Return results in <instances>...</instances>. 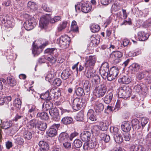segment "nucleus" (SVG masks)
<instances>
[{"label":"nucleus","mask_w":151,"mask_h":151,"mask_svg":"<svg viewBox=\"0 0 151 151\" xmlns=\"http://www.w3.org/2000/svg\"><path fill=\"white\" fill-rule=\"evenodd\" d=\"M44 52L45 53L49 54L45 58L44 56L39 58L38 62L39 63L41 64L45 63L46 59L49 61L53 64L55 63L57 60L56 58L58 55L57 50L55 48H47L45 50Z\"/></svg>","instance_id":"obj_1"},{"label":"nucleus","mask_w":151,"mask_h":151,"mask_svg":"<svg viewBox=\"0 0 151 151\" xmlns=\"http://www.w3.org/2000/svg\"><path fill=\"white\" fill-rule=\"evenodd\" d=\"M47 40H43V43L39 45L40 41L39 40H36L33 42L32 45V52L34 56H37L41 52L43 49L48 44Z\"/></svg>","instance_id":"obj_2"},{"label":"nucleus","mask_w":151,"mask_h":151,"mask_svg":"<svg viewBox=\"0 0 151 151\" xmlns=\"http://www.w3.org/2000/svg\"><path fill=\"white\" fill-rule=\"evenodd\" d=\"M119 96L124 99L130 97L132 92L131 89L129 87L124 86H121L117 90Z\"/></svg>","instance_id":"obj_3"},{"label":"nucleus","mask_w":151,"mask_h":151,"mask_svg":"<svg viewBox=\"0 0 151 151\" xmlns=\"http://www.w3.org/2000/svg\"><path fill=\"white\" fill-rule=\"evenodd\" d=\"M93 89H94V93L96 97L99 98L103 97L107 91L106 86L103 84H101Z\"/></svg>","instance_id":"obj_4"},{"label":"nucleus","mask_w":151,"mask_h":151,"mask_svg":"<svg viewBox=\"0 0 151 151\" xmlns=\"http://www.w3.org/2000/svg\"><path fill=\"white\" fill-rule=\"evenodd\" d=\"M70 40V38L68 35H64L57 39L56 42L62 48L65 49L68 47Z\"/></svg>","instance_id":"obj_5"},{"label":"nucleus","mask_w":151,"mask_h":151,"mask_svg":"<svg viewBox=\"0 0 151 151\" xmlns=\"http://www.w3.org/2000/svg\"><path fill=\"white\" fill-rule=\"evenodd\" d=\"M84 100L83 99L76 98L69 102L70 104L71 105L72 108L75 110L77 111L79 110L82 106V105L84 104L83 101Z\"/></svg>","instance_id":"obj_6"},{"label":"nucleus","mask_w":151,"mask_h":151,"mask_svg":"<svg viewBox=\"0 0 151 151\" xmlns=\"http://www.w3.org/2000/svg\"><path fill=\"white\" fill-rule=\"evenodd\" d=\"M119 73V70L118 68L116 66L113 67L110 69L106 78L109 81H111L115 79Z\"/></svg>","instance_id":"obj_7"},{"label":"nucleus","mask_w":151,"mask_h":151,"mask_svg":"<svg viewBox=\"0 0 151 151\" xmlns=\"http://www.w3.org/2000/svg\"><path fill=\"white\" fill-rule=\"evenodd\" d=\"M51 18V14H46L42 16L40 19L39 26L41 29L45 28L47 26Z\"/></svg>","instance_id":"obj_8"},{"label":"nucleus","mask_w":151,"mask_h":151,"mask_svg":"<svg viewBox=\"0 0 151 151\" xmlns=\"http://www.w3.org/2000/svg\"><path fill=\"white\" fill-rule=\"evenodd\" d=\"M37 24V22L34 17H32L24 23V28L27 30H30L33 29Z\"/></svg>","instance_id":"obj_9"},{"label":"nucleus","mask_w":151,"mask_h":151,"mask_svg":"<svg viewBox=\"0 0 151 151\" xmlns=\"http://www.w3.org/2000/svg\"><path fill=\"white\" fill-rule=\"evenodd\" d=\"M109 66L108 63L104 62L102 63L100 68V72L104 79L106 78L109 72Z\"/></svg>","instance_id":"obj_10"},{"label":"nucleus","mask_w":151,"mask_h":151,"mask_svg":"<svg viewBox=\"0 0 151 151\" xmlns=\"http://www.w3.org/2000/svg\"><path fill=\"white\" fill-rule=\"evenodd\" d=\"M60 126V124H53L48 131V136L51 137L55 136L57 134V129Z\"/></svg>","instance_id":"obj_11"},{"label":"nucleus","mask_w":151,"mask_h":151,"mask_svg":"<svg viewBox=\"0 0 151 151\" xmlns=\"http://www.w3.org/2000/svg\"><path fill=\"white\" fill-rule=\"evenodd\" d=\"M80 5L81 10L83 12L86 13L90 11L91 7L88 1H86V2H82Z\"/></svg>","instance_id":"obj_12"},{"label":"nucleus","mask_w":151,"mask_h":151,"mask_svg":"<svg viewBox=\"0 0 151 151\" xmlns=\"http://www.w3.org/2000/svg\"><path fill=\"white\" fill-rule=\"evenodd\" d=\"M49 112L54 120L58 121L60 119V117L59 116L58 111L57 108H54L50 110Z\"/></svg>","instance_id":"obj_13"},{"label":"nucleus","mask_w":151,"mask_h":151,"mask_svg":"<svg viewBox=\"0 0 151 151\" xmlns=\"http://www.w3.org/2000/svg\"><path fill=\"white\" fill-rule=\"evenodd\" d=\"M96 60V59L95 56H89L88 60L84 63L85 67L90 68V67L94 66Z\"/></svg>","instance_id":"obj_14"},{"label":"nucleus","mask_w":151,"mask_h":151,"mask_svg":"<svg viewBox=\"0 0 151 151\" xmlns=\"http://www.w3.org/2000/svg\"><path fill=\"white\" fill-rule=\"evenodd\" d=\"M137 35L139 41H145L148 39L150 34L149 33L142 31L138 32Z\"/></svg>","instance_id":"obj_15"},{"label":"nucleus","mask_w":151,"mask_h":151,"mask_svg":"<svg viewBox=\"0 0 151 151\" xmlns=\"http://www.w3.org/2000/svg\"><path fill=\"white\" fill-rule=\"evenodd\" d=\"M123 56V53L119 51H113L111 54V57L114 58L115 62L118 63L120 61L119 58H121Z\"/></svg>","instance_id":"obj_16"},{"label":"nucleus","mask_w":151,"mask_h":151,"mask_svg":"<svg viewBox=\"0 0 151 151\" xmlns=\"http://www.w3.org/2000/svg\"><path fill=\"white\" fill-rule=\"evenodd\" d=\"M72 72L69 69H66L63 70L61 74V77L64 80H65L72 76Z\"/></svg>","instance_id":"obj_17"},{"label":"nucleus","mask_w":151,"mask_h":151,"mask_svg":"<svg viewBox=\"0 0 151 151\" xmlns=\"http://www.w3.org/2000/svg\"><path fill=\"white\" fill-rule=\"evenodd\" d=\"M131 81V78L127 75L122 76L118 79L119 82L125 84L129 83Z\"/></svg>","instance_id":"obj_18"},{"label":"nucleus","mask_w":151,"mask_h":151,"mask_svg":"<svg viewBox=\"0 0 151 151\" xmlns=\"http://www.w3.org/2000/svg\"><path fill=\"white\" fill-rule=\"evenodd\" d=\"M91 135L90 132L88 131H85L82 132L80 135V137L82 141L87 142L90 139Z\"/></svg>","instance_id":"obj_19"},{"label":"nucleus","mask_w":151,"mask_h":151,"mask_svg":"<svg viewBox=\"0 0 151 151\" xmlns=\"http://www.w3.org/2000/svg\"><path fill=\"white\" fill-rule=\"evenodd\" d=\"M29 110L28 115L30 118L31 119L36 114V108L35 106L32 105H28Z\"/></svg>","instance_id":"obj_20"},{"label":"nucleus","mask_w":151,"mask_h":151,"mask_svg":"<svg viewBox=\"0 0 151 151\" xmlns=\"http://www.w3.org/2000/svg\"><path fill=\"white\" fill-rule=\"evenodd\" d=\"M52 90H49L45 93L41 94L40 97L42 99L45 100V101L51 100L52 99V95H51Z\"/></svg>","instance_id":"obj_21"},{"label":"nucleus","mask_w":151,"mask_h":151,"mask_svg":"<svg viewBox=\"0 0 151 151\" xmlns=\"http://www.w3.org/2000/svg\"><path fill=\"white\" fill-rule=\"evenodd\" d=\"M90 40L91 42L89 44V46L92 48L96 46L100 41L99 38L98 37L96 36H91L90 38Z\"/></svg>","instance_id":"obj_22"},{"label":"nucleus","mask_w":151,"mask_h":151,"mask_svg":"<svg viewBox=\"0 0 151 151\" xmlns=\"http://www.w3.org/2000/svg\"><path fill=\"white\" fill-rule=\"evenodd\" d=\"M91 78H92L91 80L92 82V86L93 88L98 86V84L100 83V78L98 75L95 74Z\"/></svg>","instance_id":"obj_23"},{"label":"nucleus","mask_w":151,"mask_h":151,"mask_svg":"<svg viewBox=\"0 0 151 151\" xmlns=\"http://www.w3.org/2000/svg\"><path fill=\"white\" fill-rule=\"evenodd\" d=\"M132 125L128 122H123L121 125L122 129L125 132H129L131 130Z\"/></svg>","instance_id":"obj_24"},{"label":"nucleus","mask_w":151,"mask_h":151,"mask_svg":"<svg viewBox=\"0 0 151 151\" xmlns=\"http://www.w3.org/2000/svg\"><path fill=\"white\" fill-rule=\"evenodd\" d=\"M69 135L65 132H61L58 137V140L60 143H63L69 139Z\"/></svg>","instance_id":"obj_25"},{"label":"nucleus","mask_w":151,"mask_h":151,"mask_svg":"<svg viewBox=\"0 0 151 151\" xmlns=\"http://www.w3.org/2000/svg\"><path fill=\"white\" fill-rule=\"evenodd\" d=\"M87 116L88 119L93 121H96L97 119L94 111L91 109H89L88 111Z\"/></svg>","instance_id":"obj_26"},{"label":"nucleus","mask_w":151,"mask_h":151,"mask_svg":"<svg viewBox=\"0 0 151 151\" xmlns=\"http://www.w3.org/2000/svg\"><path fill=\"white\" fill-rule=\"evenodd\" d=\"M96 145V142L95 141L91 140L89 141V143L86 142L84 143L83 146V149L84 150H86L89 147L90 148H94L95 147Z\"/></svg>","instance_id":"obj_27"},{"label":"nucleus","mask_w":151,"mask_h":151,"mask_svg":"<svg viewBox=\"0 0 151 151\" xmlns=\"http://www.w3.org/2000/svg\"><path fill=\"white\" fill-rule=\"evenodd\" d=\"M36 127L40 130L44 131L47 127V124L46 123L39 121L36 124Z\"/></svg>","instance_id":"obj_28"},{"label":"nucleus","mask_w":151,"mask_h":151,"mask_svg":"<svg viewBox=\"0 0 151 151\" xmlns=\"http://www.w3.org/2000/svg\"><path fill=\"white\" fill-rule=\"evenodd\" d=\"M6 85L8 84L9 86L13 87L17 84V81L13 77L9 76L7 78Z\"/></svg>","instance_id":"obj_29"},{"label":"nucleus","mask_w":151,"mask_h":151,"mask_svg":"<svg viewBox=\"0 0 151 151\" xmlns=\"http://www.w3.org/2000/svg\"><path fill=\"white\" fill-rule=\"evenodd\" d=\"M43 108L45 107L46 110H51L53 109V104L50 101V100L45 101L43 104Z\"/></svg>","instance_id":"obj_30"},{"label":"nucleus","mask_w":151,"mask_h":151,"mask_svg":"<svg viewBox=\"0 0 151 151\" xmlns=\"http://www.w3.org/2000/svg\"><path fill=\"white\" fill-rule=\"evenodd\" d=\"M113 95V93L111 92L107 93L106 95L104 97V99L105 103L107 104H109L112 99Z\"/></svg>","instance_id":"obj_31"},{"label":"nucleus","mask_w":151,"mask_h":151,"mask_svg":"<svg viewBox=\"0 0 151 151\" xmlns=\"http://www.w3.org/2000/svg\"><path fill=\"white\" fill-rule=\"evenodd\" d=\"M73 121V118L70 116H65L62 118L61 122L65 125H68L71 124Z\"/></svg>","instance_id":"obj_32"},{"label":"nucleus","mask_w":151,"mask_h":151,"mask_svg":"<svg viewBox=\"0 0 151 151\" xmlns=\"http://www.w3.org/2000/svg\"><path fill=\"white\" fill-rule=\"evenodd\" d=\"M37 116L38 118L43 120H47L49 118L47 113L45 112H39L37 114Z\"/></svg>","instance_id":"obj_33"},{"label":"nucleus","mask_w":151,"mask_h":151,"mask_svg":"<svg viewBox=\"0 0 151 151\" xmlns=\"http://www.w3.org/2000/svg\"><path fill=\"white\" fill-rule=\"evenodd\" d=\"M114 138L115 142L119 144H121L123 142V139L121 134H114Z\"/></svg>","instance_id":"obj_34"},{"label":"nucleus","mask_w":151,"mask_h":151,"mask_svg":"<svg viewBox=\"0 0 151 151\" xmlns=\"http://www.w3.org/2000/svg\"><path fill=\"white\" fill-rule=\"evenodd\" d=\"M38 145L39 146V148L40 149H45L46 150L49 149L48 144L47 143L43 141H40L38 143Z\"/></svg>","instance_id":"obj_35"},{"label":"nucleus","mask_w":151,"mask_h":151,"mask_svg":"<svg viewBox=\"0 0 151 151\" xmlns=\"http://www.w3.org/2000/svg\"><path fill=\"white\" fill-rule=\"evenodd\" d=\"M75 92L76 95L78 96H81L85 95L83 89L81 87H78L75 89Z\"/></svg>","instance_id":"obj_36"},{"label":"nucleus","mask_w":151,"mask_h":151,"mask_svg":"<svg viewBox=\"0 0 151 151\" xmlns=\"http://www.w3.org/2000/svg\"><path fill=\"white\" fill-rule=\"evenodd\" d=\"M90 68L85 67L84 73L85 76L88 78H91L94 75L93 73L91 72Z\"/></svg>","instance_id":"obj_37"},{"label":"nucleus","mask_w":151,"mask_h":151,"mask_svg":"<svg viewBox=\"0 0 151 151\" xmlns=\"http://www.w3.org/2000/svg\"><path fill=\"white\" fill-rule=\"evenodd\" d=\"M12 121H9L3 123L1 127L4 129H7L11 127L12 125Z\"/></svg>","instance_id":"obj_38"},{"label":"nucleus","mask_w":151,"mask_h":151,"mask_svg":"<svg viewBox=\"0 0 151 151\" xmlns=\"http://www.w3.org/2000/svg\"><path fill=\"white\" fill-rule=\"evenodd\" d=\"M147 73V71H143L137 73L136 75L137 79L140 80L143 79Z\"/></svg>","instance_id":"obj_39"},{"label":"nucleus","mask_w":151,"mask_h":151,"mask_svg":"<svg viewBox=\"0 0 151 151\" xmlns=\"http://www.w3.org/2000/svg\"><path fill=\"white\" fill-rule=\"evenodd\" d=\"M132 125L133 127H135V128L139 129L140 128L141 126L138 119H133L132 121Z\"/></svg>","instance_id":"obj_40"},{"label":"nucleus","mask_w":151,"mask_h":151,"mask_svg":"<svg viewBox=\"0 0 151 151\" xmlns=\"http://www.w3.org/2000/svg\"><path fill=\"white\" fill-rule=\"evenodd\" d=\"M100 28L99 25L95 24H92L90 26V29L92 32H98Z\"/></svg>","instance_id":"obj_41"},{"label":"nucleus","mask_w":151,"mask_h":151,"mask_svg":"<svg viewBox=\"0 0 151 151\" xmlns=\"http://www.w3.org/2000/svg\"><path fill=\"white\" fill-rule=\"evenodd\" d=\"M67 24V22L66 21L60 23L57 27L58 31L60 32L63 31L66 27Z\"/></svg>","instance_id":"obj_42"},{"label":"nucleus","mask_w":151,"mask_h":151,"mask_svg":"<svg viewBox=\"0 0 151 151\" xmlns=\"http://www.w3.org/2000/svg\"><path fill=\"white\" fill-rule=\"evenodd\" d=\"M84 114L82 111H79L75 116V119L78 121H82L83 120Z\"/></svg>","instance_id":"obj_43"},{"label":"nucleus","mask_w":151,"mask_h":151,"mask_svg":"<svg viewBox=\"0 0 151 151\" xmlns=\"http://www.w3.org/2000/svg\"><path fill=\"white\" fill-rule=\"evenodd\" d=\"M91 131L93 134H98L100 132V129L98 125H94L92 127Z\"/></svg>","instance_id":"obj_44"},{"label":"nucleus","mask_w":151,"mask_h":151,"mask_svg":"<svg viewBox=\"0 0 151 151\" xmlns=\"http://www.w3.org/2000/svg\"><path fill=\"white\" fill-rule=\"evenodd\" d=\"M91 86V83L89 81L86 80L84 81L83 83V87L87 92H88L90 91Z\"/></svg>","instance_id":"obj_45"},{"label":"nucleus","mask_w":151,"mask_h":151,"mask_svg":"<svg viewBox=\"0 0 151 151\" xmlns=\"http://www.w3.org/2000/svg\"><path fill=\"white\" fill-rule=\"evenodd\" d=\"M27 6L30 9L35 10L37 9V5L34 2L29 1L28 2Z\"/></svg>","instance_id":"obj_46"},{"label":"nucleus","mask_w":151,"mask_h":151,"mask_svg":"<svg viewBox=\"0 0 151 151\" xmlns=\"http://www.w3.org/2000/svg\"><path fill=\"white\" fill-rule=\"evenodd\" d=\"M100 130L106 131L108 128V125L106 124V122H100L99 126Z\"/></svg>","instance_id":"obj_47"},{"label":"nucleus","mask_w":151,"mask_h":151,"mask_svg":"<svg viewBox=\"0 0 151 151\" xmlns=\"http://www.w3.org/2000/svg\"><path fill=\"white\" fill-rule=\"evenodd\" d=\"M62 83V81L61 79L58 78H56L53 80L50 83L51 84H52L55 86H60Z\"/></svg>","instance_id":"obj_48"},{"label":"nucleus","mask_w":151,"mask_h":151,"mask_svg":"<svg viewBox=\"0 0 151 151\" xmlns=\"http://www.w3.org/2000/svg\"><path fill=\"white\" fill-rule=\"evenodd\" d=\"M23 135L24 138L25 139L29 140L32 138V133L30 132L25 131L24 132Z\"/></svg>","instance_id":"obj_49"},{"label":"nucleus","mask_w":151,"mask_h":151,"mask_svg":"<svg viewBox=\"0 0 151 151\" xmlns=\"http://www.w3.org/2000/svg\"><path fill=\"white\" fill-rule=\"evenodd\" d=\"M104 108V106L101 103H100L98 105L96 104L95 111L96 112H101L103 111Z\"/></svg>","instance_id":"obj_50"},{"label":"nucleus","mask_w":151,"mask_h":151,"mask_svg":"<svg viewBox=\"0 0 151 151\" xmlns=\"http://www.w3.org/2000/svg\"><path fill=\"white\" fill-rule=\"evenodd\" d=\"M101 137L102 140H104L106 142H108L110 139L109 135L104 133L101 134Z\"/></svg>","instance_id":"obj_51"},{"label":"nucleus","mask_w":151,"mask_h":151,"mask_svg":"<svg viewBox=\"0 0 151 151\" xmlns=\"http://www.w3.org/2000/svg\"><path fill=\"white\" fill-rule=\"evenodd\" d=\"M14 25L13 22L10 20L6 19V22H4L3 26L7 28H12L13 27Z\"/></svg>","instance_id":"obj_52"},{"label":"nucleus","mask_w":151,"mask_h":151,"mask_svg":"<svg viewBox=\"0 0 151 151\" xmlns=\"http://www.w3.org/2000/svg\"><path fill=\"white\" fill-rule=\"evenodd\" d=\"M24 141L23 139L20 137H18L14 139V143L19 145H22Z\"/></svg>","instance_id":"obj_53"},{"label":"nucleus","mask_w":151,"mask_h":151,"mask_svg":"<svg viewBox=\"0 0 151 151\" xmlns=\"http://www.w3.org/2000/svg\"><path fill=\"white\" fill-rule=\"evenodd\" d=\"M54 76V74L51 73H49L45 77V80L50 83L53 80Z\"/></svg>","instance_id":"obj_54"},{"label":"nucleus","mask_w":151,"mask_h":151,"mask_svg":"<svg viewBox=\"0 0 151 151\" xmlns=\"http://www.w3.org/2000/svg\"><path fill=\"white\" fill-rule=\"evenodd\" d=\"M22 102L20 99H16L14 102V105L17 108L19 109L21 107Z\"/></svg>","instance_id":"obj_55"},{"label":"nucleus","mask_w":151,"mask_h":151,"mask_svg":"<svg viewBox=\"0 0 151 151\" xmlns=\"http://www.w3.org/2000/svg\"><path fill=\"white\" fill-rule=\"evenodd\" d=\"M36 119L32 120L28 123V127L29 129H32L35 127H36Z\"/></svg>","instance_id":"obj_56"},{"label":"nucleus","mask_w":151,"mask_h":151,"mask_svg":"<svg viewBox=\"0 0 151 151\" xmlns=\"http://www.w3.org/2000/svg\"><path fill=\"white\" fill-rule=\"evenodd\" d=\"M73 144L76 147L80 148L82 145L83 143L80 139H76L74 141Z\"/></svg>","instance_id":"obj_57"},{"label":"nucleus","mask_w":151,"mask_h":151,"mask_svg":"<svg viewBox=\"0 0 151 151\" xmlns=\"http://www.w3.org/2000/svg\"><path fill=\"white\" fill-rule=\"evenodd\" d=\"M42 8L44 11L47 12H50L52 11V8L48 7L46 4H44L42 5Z\"/></svg>","instance_id":"obj_58"},{"label":"nucleus","mask_w":151,"mask_h":151,"mask_svg":"<svg viewBox=\"0 0 151 151\" xmlns=\"http://www.w3.org/2000/svg\"><path fill=\"white\" fill-rule=\"evenodd\" d=\"M6 81L4 78H0V92L1 91L4 87H6Z\"/></svg>","instance_id":"obj_59"},{"label":"nucleus","mask_w":151,"mask_h":151,"mask_svg":"<svg viewBox=\"0 0 151 151\" xmlns=\"http://www.w3.org/2000/svg\"><path fill=\"white\" fill-rule=\"evenodd\" d=\"M120 9V7L119 5L114 4L112 6L111 10L112 12H115L118 11Z\"/></svg>","instance_id":"obj_60"},{"label":"nucleus","mask_w":151,"mask_h":151,"mask_svg":"<svg viewBox=\"0 0 151 151\" xmlns=\"http://www.w3.org/2000/svg\"><path fill=\"white\" fill-rule=\"evenodd\" d=\"M123 136L125 141H129L131 138V136L128 132H125L123 134Z\"/></svg>","instance_id":"obj_61"},{"label":"nucleus","mask_w":151,"mask_h":151,"mask_svg":"<svg viewBox=\"0 0 151 151\" xmlns=\"http://www.w3.org/2000/svg\"><path fill=\"white\" fill-rule=\"evenodd\" d=\"M149 119L146 118H143L141 119L140 125H141L142 128L145 126L146 124H148Z\"/></svg>","instance_id":"obj_62"},{"label":"nucleus","mask_w":151,"mask_h":151,"mask_svg":"<svg viewBox=\"0 0 151 151\" xmlns=\"http://www.w3.org/2000/svg\"><path fill=\"white\" fill-rule=\"evenodd\" d=\"M78 134H79L78 132H74L71 133L69 135V139L70 141H72L74 138L78 136Z\"/></svg>","instance_id":"obj_63"},{"label":"nucleus","mask_w":151,"mask_h":151,"mask_svg":"<svg viewBox=\"0 0 151 151\" xmlns=\"http://www.w3.org/2000/svg\"><path fill=\"white\" fill-rule=\"evenodd\" d=\"M63 143V146L65 149L69 150L71 148V144L70 142L68 141H65Z\"/></svg>","instance_id":"obj_64"}]
</instances>
